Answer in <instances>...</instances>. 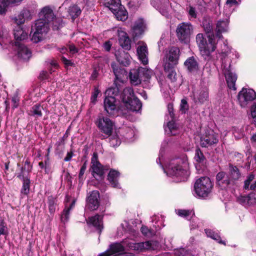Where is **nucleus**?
<instances>
[{
    "mask_svg": "<svg viewBox=\"0 0 256 256\" xmlns=\"http://www.w3.org/2000/svg\"><path fill=\"white\" fill-rule=\"evenodd\" d=\"M146 26L142 18L136 20L132 28V34L134 38L140 37L144 32Z\"/></svg>",
    "mask_w": 256,
    "mask_h": 256,
    "instance_id": "obj_18",
    "label": "nucleus"
},
{
    "mask_svg": "<svg viewBox=\"0 0 256 256\" xmlns=\"http://www.w3.org/2000/svg\"><path fill=\"white\" fill-rule=\"evenodd\" d=\"M12 102H13L12 107L14 108H17V106H18V102H19V98H18V96H14L12 98Z\"/></svg>",
    "mask_w": 256,
    "mask_h": 256,
    "instance_id": "obj_63",
    "label": "nucleus"
},
{
    "mask_svg": "<svg viewBox=\"0 0 256 256\" xmlns=\"http://www.w3.org/2000/svg\"><path fill=\"white\" fill-rule=\"evenodd\" d=\"M15 46L18 56L24 60H28L31 56L30 50L26 46L19 42H15Z\"/></svg>",
    "mask_w": 256,
    "mask_h": 256,
    "instance_id": "obj_14",
    "label": "nucleus"
},
{
    "mask_svg": "<svg viewBox=\"0 0 256 256\" xmlns=\"http://www.w3.org/2000/svg\"><path fill=\"white\" fill-rule=\"evenodd\" d=\"M119 43L122 48L126 50H129L130 48V41L127 34L124 32H120L118 33Z\"/></svg>",
    "mask_w": 256,
    "mask_h": 256,
    "instance_id": "obj_25",
    "label": "nucleus"
},
{
    "mask_svg": "<svg viewBox=\"0 0 256 256\" xmlns=\"http://www.w3.org/2000/svg\"><path fill=\"white\" fill-rule=\"evenodd\" d=\"M218 142V136L212 130L205 132L200 136V144L202 147L208 148Z\"/></svg>",
    "mask_w": 256,
    "mask_h": 256,
    "instance_id": "obj_8",
    "label": "nucleus"
},
{
    "mask_svg": "<svg viewBox=\"0 0 256 256\" xmlns=\"http://www.w3.org/2000/svg\"><path fill=\"white\" fill-rule=\"evenodd\" d=\"M100 93V90L98 88H95L94 90V92H93L92 97H91V102L93 104H95L96 101V98L98 94Z\"/></svg>",
    "mask_w": 256,
    "mask_h": 256,
    "instance_id": "obj_58",
    "label": "nucleus"
},
{
    "mask_svg": "<svg viewBox=\"0 0 256 256\" xmlns=\"http://www.w3.org/2000/svg\"><path fill=\"white\" fill-rule=\"evenodd\" d=\"M92 175L97 180H102L104 174V169L102 164L98 161L96 154H94L92 158Z\"/></svg>",
    "mask_w": 256,
    "mask_h": 256,
    "instance_id": "obj_10",
    "label": "nucleus"
},
{
    "mask_svg": "<svg viewBox=\"0 0 256 256\" xmlns=\"http://www.w3.org/2000/svg\"><path fill=\"white\" fill-rule=\"evenodd\" d=\"M236 200L244 206H250L256 204V194L253 192L247 196H240L237 197Z\"/></svg>",
    "mask_w": 256,
    "mask_h": 256,
    "instance_id": "obj_20",
    "label": "nucleus"
},
{
    "mask_svg": "<svg viewBox=\"0 0 256 256\" xmlns=\"http://www.w3.org/2000/svg\"><path fill=\"white\" fill-rule=\"evenodd\" d=\"M228 175L231 180L236 184V188H238L240 186L238 180L242 176L239 169L236 166L230 164Z\"/></svg>",
    "mask_w": 256,
    "mask_h": 256,
    "instance_id": "obj_21",
    "label": "nucleus"
},
{
    "mask_svg": "<svg viewBox=\"0 0 256 256\" xmlns=\"http://www.w3.org/2000/svg\"><path fill=\"white\" fill-rule=\"evenodd\" d=\"M117 104L114 96L106 98L104 101V107L106 111L110 116H114L117 112Z\"/></svg>",
    "mask_w": 256,
    "mask_h": 256,
    "instance_id": "obj_12",
    "label": "nucleus"
},
{
    "mask_svg": "<svg viewBox=\"0 0 256 256\" xmlns=\"http://www.w3.org/2000/svg\"><path fill=\"white\" fill-rule=\"evenodd\" d=\"M180 52V50L178 47L172 46L170 48L168 52L166 54V58L169 62L168 63H170L172 66L177 64L179 58Z\"/></svg>",
    "mask_w": 256,
    "mask_h": 256,
    "instance_id": "obj_22",
    "label": "nucleus"
},
{
    "mask_svg": "<svg viewBox=\"0 0 256 256\" xmlns=\"http://www.w3.org/2000/svg\"><path fill=\"white\" fill-rule=\"evenodd\" d=\"M138 70L141 75H143L146 79H150L152 74V71L150 69L140 67L138 68Z\"/></svg>",
    "mask_w": 256,
    "mask_h": 256,
    "instance_id": "obj_51",
    "label": "nucleus"
},
{
    "mask_svg": "<svg viewBox=\"0 0 256 256\" xmlns=\"http://www.w3.org/2000/svg\"><path fill=\"white\" fill-rule=\"evenodd\" d=\"M29 15V11L26 10H22L20 14H18L17 16L13 18V20L17 24L20 25L24 22L25 20L28 18Z\"/></svg>",
    "mask_w": 256,
    "mask_h": 256,
    "instance_id": "obj_38",
    "label": "nucleus"
},
{
    "mask_svg": "<svg viewBox=\"0 0 256 256\" xmlns=\"http://www.w3.org/2000/svg\"><path fill=\"white\" fill-rule=\"evenodd\" d=\"M118 176L119 172L115 170H111L108 173V179L112 187H119V184L118 182Z\"/></svg>",
    "mask_w": 256,
    "mask_h": 256,
    "instance_id": "obj_33",
    "label": "nucleus"
},
{
    "mask_svg": "<svg viewBox=\"0 0 256 256\" xmlns=\"http://www.w3.org/2000/svg\"><path fill=\"white\" fill-rule=\"evenodd\" d=\"M103 216L96 214L94 216L89 218L88 224H100L102 222Z\"/></svg>",
    "mask_w": 256,
    "mask_h": 256,
    "instance_id": "obj_46",
    "label": "nucleus"
},
{
    "mask_svg": "<svg viewBox=\"0 0 256 256\" xmlns=\"http://www.w3.org/2000/svg\"><path fill=\"white\" fill-rule=\"evenodd\" d=\"M184 65L190 72H195L198 70V64L194 56L188 58L184 62Z\"/></svg>",
    "mask_w": 256,
    "mask_h": 256,
    "instance_id": "obj_26",
    "label": "nucleus"
},
{
    "mask_svg": "<svg viewBox=\"0 0 256 256\" xmlns=\"http://www.w3.org/2000/svg\"><path fill=\"white\" fill-rule=\"evenodd\" d=\"M166 134L169 136H176L179 133V130L176 124L173 121H170L168 123L166 126L164 128Z\"/></svg>",
    "mask_w": 256,
    "mask_h": 256,
    "instance_id": "obj_31",
    "label": "nucleus"
},
{
    "mask_svg": "<svg viewBox=\"0 0 256 256\" xmlns=\"http://www.w3.org/2000/svg\"><path fill=\"white\" fill-rule=\"evenodd\" d=\"M124 250V246L121 244L116 242L111 244L109 249L100 254L98 256H110L113 254L123 252Z\"/></svg>",
    "mask_w": 256,
    "mask_h": 256,
    "instance_id": "obj_23",
    "label": "nucleus"
},
{
    "mask_svg": "<svg viewBox=\"0 0 256 256\" xmlns=\"http://www.w3.org/2000/svg\"><path fill=\"white\" fill-rule=\"evenodd\" d=\"M202 24L204 30L207 36L210 34H214L213 32L212 24L210 19L204 18Z\"/></svg>",
    "mask_w": 256,
    "mask_h": 256,
    "instance_id": "obj_40",
    "label": "nucleus"
},
{
    "mask_svg": "<svg viewBox=\"0 0 256 256\" xmlns=\"http://www.w3.org/2000/svg\"><path fill=\"white\" fill-rule=\"evenodd\" d=\"M43 110V107L40 104H35L32 108L30 112L33 116L40 117L42 116V110Z\"/></svg>",
    "mask_w": 256,
    "mask_h": 256,
    "instance_id": "obj_45",
    "label": "nucleus"
},
{
    "mask_svg": "<svg viewBox=\"0 0 256 256\" xmlns=\"http://www.w3.org/2000/svg\"><path fill=\"white\" fill-rule=\"evenodd\" d=\"M208 42L202 34H198L196 36V42L198 46L200 53L204 59H210L212 52L216 48L218 40L216 39L214 34L207 36Z\"/></svg>",
    "mask_w": 256,
    "mask_h": 256,
    "instance_id": "obj_1",
    "label": "nucleus"
},
{
    "mask_svg": "<svg viewBox=\"0 0 256 256\" xmlns=\"http://www.w3.org/2000/svg\"><path fill=\"white\" fill-rule=\"evenodd\" d=\"M70 210L66 208L64 210L61 215V220L62 222L65 223L68 222L70 218Z\"/></svg>",
    "mask_w": 256,
    "mask_h": 256,
    "instance_id": "obj_57",
    "label": "nucleus"
},
{
    "mask_svg": "<svg viewBox=\"0 0 256 256\" xmlns=\"http://www.w3.org/2000/svg\"><path fill=\"white\" fill-rule=\"evenodd\" d=\"M30 172L24 170L22 166L20 168V171L18 174L17 176L20 179L28 178V175Z\"/></svg>",
    "mask_w": 256,
    "mask_h": 256,
    "instance_id": "obj_56",
    "label": "nucleus"
},
{
    "mask_svg": "<svg viewBox=\"0 0 256 256\" xmlns=\"http://www.w3.org/2000/svg\"><path fill=\"white\" fill-rule=\"evenodd\" d=\"M194 159L200 163H204L206 160L205 156L199 148L196 150Z\"/></svg>",
    "mask_w": 256,
    "mask_h": 256,
    "instance_id": "obj_49",
    "label": "nucleus"
},
{
    "mask_svg": "<svg viewBox=\"0 0 256 256\" xmlns=\"http://www.w3.org/2000/svg\"><path fill=\"white\" fill-rule=\"evenodd\" d=\"M216 180L217 184L222 188H227L232 192L236 189V184L224 172H220L216 174Z\"/></svg>",
    "mask_w": 256,
    "mask_h": 256,
    "instance_id": "obj_5",
    "label": "nucleus"
},
{
    "mask_svg": "<svg viewBox=\"0 0 256 256\" xmlns=\"http://www.w3.org/2000/svg\"><path fill=\"white\" fill-rule=\"evenodd\" d=\"M120 4V0H104L105 6L108 8L112 12L117 10Z\"/></svg>",
    "mask_w": 256,
    "mask_h": 256,
    "instance_id": "obj_39",
    "label": "nucleus"
},
{
    "mask_svg": "<svg viewBox=\"0 0 256 256\" xmlns=\"http://www.w3.org/2000/svg\"><path fill=\"white\" fill-rule=\"evenodd\" d=\"M125 106L128 110L133 112H137L140 110L142 104L137 98L134 97L129 102L126 104Z\"/></svg>",
    "mask_w": 256,
    "mask_h": 256,
    "instance_id": "obj_28",
    "label": "nucleus"
},
{
    "mask_svg": "<svg viewBox=\"0 0 256 256\" xmlns=\"http://www.w3.org/2000/svg\"><path fill=\"white\" fill-rule=\"evenodd\" d=\"M49 24L39 18L36 21L35 24L32 27V30H34L42 34H46L48 30Z\"/></svg>",
    "mask_w": 256,
    "mask_h": 256,
    "instance_id": "obj_27",
    "label": "nucleus"
},
{
    "mask_svg": "<svg viewBox=\"0 0 256 256\" xmlns=\"http://www.w3.org/2000/svg\"><path fill=\"white\" fill-rule=\"evenodd\" d=\"M120 140L117 135H114L110 138V143L112 146L116 147L120 144Z\"/></svg>",
    "mask_w": 256,
    "mask_h": 256,
    "instance_id": "obj_53",
    "label": "nucleus"
},
{
    "mask_svg": "<svg viewBox=\"0 0 256 256\" xmlns=\"http://www.w3.org/2000/svg\"><path fill=\"white\" fill-rule=\"evenodd\" d=\"M142 232L145 236H152L155 234V231L149 229L147 226H143L141 228Z\"/></svg>",
    "mask_w": 256,
    "mask_h": 256,
    "instance_id": "obj_54",
    "label": "nucleus"
},
{
    "mask_svg": "<svg viewBox=\"0 0 256 256\" xmlns=\"http://www.w3.org/2000/svg\"><path fill=\"white\" fill-rule=\"evenodd\" d=\"M34 34L32 36V38H31L32 40L35 43H37L42 40L43 34L42 33L37 32V30H33Z\"/></svg>",
    "mask_w": 256,
    "mask_h": 256,
    "instance_id": "obj_52",
    "label": "nucleus"
},
{
    "mask_svg": "<svg viewBox=\"0 0 256 256\" xmlns=\"http://www.w3.org/2000/svg\"><path fill=\"white\" fill-rule=\"evenodd\" d=\"M132 246L131 244L128 245L130 248H134V250H154L158 246V243L156 241H146L145 242L136 243L133 244Z\"/></svg>",
    "mask_w": 256,
    "mask_h": 256,
    "instance_id": "obj_13",
    "label": "nucleus"
},
{
    "mask_svg": "<svg viewBox=\"0 0 256 256\" xmlns=\"http://www.w3.org/2000/svg\"><path fill=\"white\" fill-rule=\"evenodd\" d=\"M151 4L163 14H165V10L168 6V0H151Z\"/></svg>",
    "mask_w": 256,
    "mask_h": 256,
    "instance_id": "obj_24",
    "label": "nucleus"
},
{
    "mask_svg": "<svg viewBox=\"0 0 256 256\" xmlns=\"http://www.w3.org/2000/svg\"><path fill=\"white\" fill-rule=\"evenodd\" d=\"M213 185L210 178L206 176L198 179L194 185V192L200 198H206L212 192Z\"/></svg>",
    "mask_w": 256,
    "mask_h": 256,
    "instance_id": "obj_3",
    "label": "nucleus"
},
{
    "mask_svg": "<svg viewBox=\"0 0 256 256\" xmlns=\"http://www.w3.org/2000/svg\"><path fill=\"white\" fill-rule=\"evenodd\" d=\"M136 52L141 62L144 65L147 64L148 62V51L147 45L144 42L140 41L138 43Z\"/></svg>",
    "mask_w": 256,
    "mask_h": 256,
    "instance_id": "obj_11",
    "label": "nucleus"
},
{
    "mask_svg": "<svg viewBox=\"0 0 256 256\" xmlns=\"http://www.w3.org/2000/svg\"><path fill=\"white\" fill-rule=\"evenodd\" d=\"M103 228V225H87L86 228L87 230L97 232L99 234H100Z\"/></svg>",
    "mask_w": 256,
    "mask_h": 256,
    "instance_id": "obj_50",
    "label": "nucleus"
},
{
    "mask_svg": "<svg viewBox=\"0 0 256 256\" xmlns=\"http://www.w3.org/2000/svg\"><path fill=\"white\" fill-rule=\"evenodd\" d=\"M96 124L102 132L108 136L111 135L114 127V123L109 118L103 116H99Z\"/></svg>",
    "mask_w": 256,
    "mask_h": 256,
    "instance_id": "obj_6",
    "label": "nucleus"
},
{
    "mask_svg": "<svg viewBox=\"0 0 256 256\" xmlns=\"http://www.w3.org/2000/svg\"><path fill=\"white\" fill-rule=\"evenodd\" d=\"M228 23L229 22L227 19L222 20H220L218 22L215 30L216 34H214L216 40H218V39L222 38V32H226L228 30Z\"/></svg>",
    "mask_w": 256,
    "mask_h": 256,
    "instance_id": "obj_19",
    "label": "nucleus"
},
{
    "mask_svg": "<svg viewBox=\"0 0 256 256\" xmlns=\"http://www.w3.org/2000/svg\"><path fill=\"white\" fill-rule=\"evenodd\" d=\"M56 198L52 196H49L48 198V204L50 212L54 214L56 207Z\"/></svg>",
    "mask_w": 256,
    "mask_h": 256,
    "instance_id": "obj_43",
    "label": "nucleus"
},
{
    "mask_svg": "<svg viewBox=\"0 0 256 256\" xmlns=\"http://www.w3.org/2000/svg\"><path fill=\"white\" fill-rule=\"evenodd\" d=\"M178 215L181 217L188 218L192 214V212L189 210H176Z\"/></svg>",
    "mask_w": 256,
    "mask_h": 256,
    "instance_id": "obj_55",
    "label": "nucleus"
},
{
    "mask_svg": "<svg viewBox=\"0 0 256 256\" xmlns=\"http://www.w3.org/2000/svg\"><path fill=\"white\" fill-rule=\"evenodd\" d=\"M133 89L130 88H126L123 90L122 96V100L125 104L134 98Z\"/></svg>",
    "mask_w": 256,
    "mask_h": 256,
    "instance_id": "obj_35",
    "label": "nucleus"
},
{
    "mask_svg": "<svg viewBox=\"0 0 256 256\" xmlns=\"http://www.w3.org/2000/svg\"><path fill=\"white\" fill-rule=\"evenodd\" d=\"M68 12L72 20H74L80 14L82 10L78 5L74 4L70 6Z\"/></svg>",
    "mask_w": 256,
    "mask_h": 256,
    "instance_id": "obj_36",
    "label": "nucleus"
},
{
    "mask_svg": "<svg viewBox=\"0 0 256 256\" xmlns=\"http://www.w3.org/2000/svg\"><path fill=\"white\" fill-rule=\"evenodd\" d=\"M174 66L170 63H166L164 66V70L168 72V77L172 81L176 80V72L172 69Z\"/></svg>",
    "mask_w": 256,
    "mask_h": 256,
    "instance_id": "obj_41",
    "label": "nucleus"
},
{
    "mask_svg": "<svg viewBox=\"0 0 256 256\" xmlns=\"http://www.w3.org/2000/svg\"><path fill=\"white\" fill-rule=\"evenodd\" d=\"M254 179V175L252 174H250L246 178V179L244 181V188L245 190H252L251 189V186L253 185L254 183H252L253 180Z\"/></svg>",
    "mask_w": 256,
    "mask_h": 256,
    "instance_id": "obj_47",
    "label": "nucleus"
},
{
    "mask_svg": "<svg viewBox=\"0 0 256 256\" xmlns=\"http://www.w3.org/2000/svg\"><path fill=\"white\" fill-rule=\"evenodd\" d=\"M187 108H188L187 102L185 100L182 99L181 100L180 110L182 111L183 112H185Z\"/></svg>",
    "mask_w": 256,
    "mask_h": 256,
    "instance_id": "obj_62",
    "label": "nucleus"
},
{
    "mask_svg": "<svg viewBox=\"0 0 256 256\" xmlns=\"http://www.w3.org/2000/svg\"><path fill=\"white\" fill-rule=\"evenodd\" d=\"M111 66L115 75L116 79L118 80H122V75L124 74V69L120 68L119 66H117L114 62L111 64Z\"/></svg>",
    "mask_w": 256,
    "mask_h": 256,
    "instance_id": "obj_44",
    "label": "nucleus"
},
{
    "mask_svg": "<svg viewBox=\"0 0 256 256\" xmlns=\"http://www.w3.org/2000/svg\"><path fill=\"white\" fill-rule=\"evenodd\" d=\"M167 173L170 176L180 177L184 180L190 174L187 162L180 158L172 160L167 166Z\"/></svg>",
    "mask_w": 256,
    "mask_h": 256,
    "instance_id": "obj_2",
    "label": "nucleus"
},
{
    "mask_svg": "<svg viewBox=\"0 0 256 256\" xmlns=\"http://www.w3.org/2000/svg\"><path fill=\"white\" fill-rule=\"evenodd\" d=\"M14 35L16 42L24 40L28 38V32L20 26H18L14 29Z\"/></svg>",
    "mask_w": 256,
    "mask_h": 256,
    "instance_id": "obj_34",
    "label": "nucleus"
},
{
    "mask_svg": "<svg viewBox=\"0 0 256 256\" xmlns=\"http://www.w3.org/2000/svg\"><path fill=\"white\" fill-rule=\"evenodd\" d=\"M256 98V94L252 89L242 88L238 94V100L242 107H245Z\"/></svg>",
    "mask_w": 256,
    "mask_h": 256,
    "instance_id": "obj_7",
    "label": "nucleus"
},
{
    "mask_svg": "<svg viewBox=\"0 0 256 256\" xmlns=\"http://www.w3.org/2000/svg\"><path fill=\"white\" fill-rule=\"evenodd\" d=\"M204 231L208 237L217 241L220 244L226 245L225 242L221 240L220 236L217 233L210 229H205Z\"/></svg>",
    "mask_w": 256,
    "mask_h": 256,
    "instance_id": "obj_42",
    "label": "nucleus"
},
{
    "mask_svg": "<svg viewBox=\"0 0 256 256\" xmlns=\"http://www.w3.org/2000/svg\"><path fill=\"white\" fill-rule=\"evenodd\" d=\"M141 74H140L138 68V70H133L130 72V78L132 85L137 86L141 83Z\"/></svg>",
    "mask_w": 256,
    "mask_h": 256,
    "instance_id": "obj_30",
    "label": "nucleus"
},
{
    "mask_svg": "<svg viewBox=\"0 0 256 256\" xmlns=\"http://www.w3.org/2000/svg\"><path fill=\"white\" fill-rule=\"evenodd\" d=\"M23 181L22 188L21 190L22 194L27 195L30 192V180L29 178L22 179Z\"/></svg>",
    "mask_w": 256,
    "mask_h": 256,
    "instance_id": "obj_48",
    "label": "nucleus"
},
{
    "mask_svg": "<svg viewBox=\"0 0 256 256\" xmlns=\"http://www.w3.org/2000/svg\"><path fill=\"white\" fill-rule=\"evenodd\" d=\"M224 72L228 88L233 90H236L235 83L237 80V76L236 74L232 72L230 70L224 66Z\"/></svg>",
    "mask_w": 256,
    "mask_h": 256,
    "instance_id": "obj_17",
    "label": "nucleus"
},
{
    "mask_svg": "<svg viewBox=\"0 0 256 256\" xmlns=\"http://www.w3.org/2000/svg\"><path fill=\"white\" fill-rule=\"evenodd\" d=\"M192 98L196 104H202L208 100V92L206 87H202L193 91Z\"/></svg>",
    "mask_w": 256,
    "mask_h": 256,
    "instance_id": "obj_9",
    "label": "nucleus"
},
{
    "mask_svg": "<svg viewBox=\"0 0 256 256\" xmlns=\"http://www.w3.org/2000/svg\"><path fill=\"white\" fill-rule=\"evenodd\" d=\"M193 26L189 22L180 24L176 28V36L178 40L182 43L187 44L190 40V37L192 33Z\"/></svg>",
    "mask_w": 256,
    "mask_h": 256,
    "instance_id": "obj_4",
    "label": "nucleus"
},
{
    "mask_svg": "<svg viewBox=\"0 0 256 256\" xmlns=\"http://www.w3.org/2000/svg\"><path fill=\"white\" fill-rule=\"evenodd\" d=\"M251 114L254 119V121L256 118V104L252 106L251 108Z\"/></svg>",
    "mask_w": 256,
    "mask_h": 256,
    "instance_id": "obj_64",
    "label": "nucleus"
},
{
    "mask_svg": "<svg viewBox=\"0 0 256 256\" xmlns=\"http://www.w3.org/2000/svg\"><path fill=\"white\" fill-rule=\"evenodd\" d=\"M24 170H26L29 172H31L32 170V165L30 164V162L28 160H26L25 162L24 166H22Z\"/></svg>",
    "mask_w": 256,
    "mask_h": 256,
    "instance_id": "obj_60",
    "label": "nucleus"
},
{
    "mask_svg": "<svg viewBox=\"0 0 256 256\" xmlns=\"http://www.w3.org/2000/svg\"><path fill=\"white\" fill-rule=\"evenodd\" d=\"M39 17L40 20L50 24L56 18V16L50 6H46L40 12Z\"/></svg>",
    "mask_w": 256,
    "mask_h": 256,
    "instance_id": "obj_15",
    "label": "nucleus"
},
{
    "mask_svg": "<svg viewBox=\"0 0 256 256\" xmlns=\"http://www.w3.org/2000/svg\"><path fill=\"white\" fill-rule=\"evenodd\" d=\"M8 230L6 225H0V235H8Z\"/></svg>",
    "mask_w": 256,
    "mask_h": 256,
    "instance_id": "obj_59",
    "label": "nucleus"
},
{
    "mask_svg": "<svg viewBox=\"0 0 256 256\" xmlns=\"http://www.w3.org/2000/svg\"><path fill=\"white\" fill-rule=\"evenodd\" d=\"M118 61L122 64L126 66L130 63V55L124 52H120V54H116Z\"/></svg>",
    "mask_w": 256,
    "mask_h": 256,
    "instance_id": "obj_37",
    "label": "nucleus"
},
{
    "mask_svg": "<svg viewBox=\"0 0 256 256\" xmlns=\"http://www.w3.org/2000/svg\"><path fill=\"white\" fill-rule=\"evenodd\" d=\"M100 194L98 190L92 192L87 198V204L90 210H96L99 206Z\"/></svg>",
    "mask_w": 256,
    "mask_h": 256,
    "instance_id": "obj_16",
    "label": "nucleus"
},
{
    "mask_svg": "<svg viewBox=\"0 0 256 256\" xmlns=\"http://www.w3.org/2000/svg\"><path fill=\"white\" fill-rule=\"evenodd\" d=\"M106 92L108 94V95L110 94H114V96L116 95L118 93V88H109L107 90Z\"/></svg>",
    "mask_w": 256,
    "mask_h": 256,
    "instance_id": "obj_61",
    "label": "nucleus"
},
{
    "mask_svg": "<svg viewBox=\"0 0 256 256\" xmlns=\"http://www.w3.org/2000/svg\"><path fill=\"white\" fill-rule=\"evenodd\" d=\"M22 0H0V14H6V8L13 4H18Z\"/></svg>",
    "mask_w": 256,
    "mask_h": 256,
    "instance_id": "obj_29",
    "label": "nucleus"
},
{
    "mask_svg": "<svg viewBox=\"0 0 256 256\" xmlns=\"http://www.w3.org/2000/svg\"><path fill=\"white\" fill-rule=\"evenodd\" d=\"M115 16L116 18L118 20L124 21L128 18V14L125 8L120 4L118 8L114 12H112Z\"/></svg>",
    "mask_w": 256,
    "mask_h": 256,
    "instance_id": "obj_32",
    "label": "nucleus"
}]
</instances>
